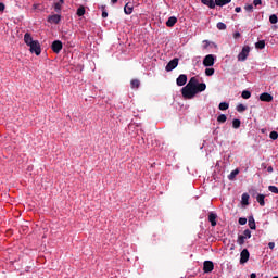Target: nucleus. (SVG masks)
<instances>
[{
	"instance_id": "nucleus-1",
	"label": "nucleus",
	"mask_w": 278,
	"mask_h": 278,
	"mask_svg": "<svg viewBox=\"0 0 278 278\" xmlns=\"http://www.w3.org/2000/svg\"><path fill=\"white\" fill-rule=\"evenodd\" d=\"M207 85L205 83H199L197 77H191L188 84L182 87L181 94L184 99H194L199 92H205Z\"/></svg>"
},
{
	"instance_id": "nucleus-2",
	"label": "nucleus",
	"mask_w": 278,
	"mask_h": 278,
	"mask_svg": "<svg viewBox=\"0 0 278 278\" xmlns=\"http://www.w3.org/2000/svg\"><path fill=\"white\" fill-rule=\"evenodd\" d=\"M249 53H251V47L244 46L241 52L238 54V61L245 62V60L249 58Z\"/></svg>"
},
{
	"instance_id": "nucleus-3",
	"label": "nucleus",
	"mask_w": 278,
	"mask_h": 278,
	"mask_svg": "<svg viewBox=\"0 0 278 278\" xmlns=\"http://www.w3.org/2000/svg\"><path fill=\"white\" fill-rule=\"evenodd\" d=\"M250 238H251V230L245 229L243 231V235L238 236L237 244H239V247H242L244 244V240H249Z\"/></svg>"
},
{
	"instance_id": "nucleus-4",
	"label": "nucleus",
	"mask_w": 278,
	"mask_h": 278,
	"mask_svg": "<svg viewBox=\"0 0 278 278\" xmlns=\"http://www.w3.org/2000/svg\"><path fill=\"white\" fill-rule=\"evenodd\" d=\"M215 62H216V56L214 54H208L203 60V66L208 68L210 66H214Z\"/></svg>"
},
{
	"instance_id": "nucleus-5",
	"label": "nucleus",
	"mask_w": 278,
	"mask_h": 278,
	"mask_svg": "<svg viewBox=\"0 0 278 278\" xmlns=\"http://www.w3.org/2000/svg\"><path fill=\"white\" fill-rule=\"evenodd\" d=\"M29 48L30 53H35V55H40V53H42L39 40H36L31 46H29Z\"/></svg>"
},
{
	"instance_id": "nucleus-6",
	"label": "nucleus",
	"mask_w": 278,
	"mask_h": 278,
	"mask_svg": "<svg viewBox=\"0 0 278 278\" xmlns=\"http://www.w3.org/2000/svg\"><path fill=\"white\" fill-rule=\"evenodd\" d=\"M176 66H179V59H177V58L170 60V61L167 63V65H166V67H165V71H166L167 73H170V71H175Z\"/></svg>"
},
{
	"instance_id": "nucleus-7",
	"label": "nucleus",
	"mask_w": 278,
	"mask_h": 278,
	"mask_svg": "<svg viewBox=\"0 0 278 278\" xmlns=\"http://www.w3.org/2000/svg\"><path fill=\"white\" fill-rule=\"evenodd\" d=\"M249 257H251L249 250L243 249L240 253V264H247V262H249Z\"/></svg>"
},
{
	"instance_id": "nucleus-8",
	"label": "nucleus",
	"mask_w": 278,
	"mask_h": 278,
	"mask_svg": "<svg viewBox=\"0 0 278 278\" xmlns=\"http://www.w3.org/2000/svg\"><path fill=\"white\" fill-rule=\"evenodd\" d=\"M62 48H63V43L60 40H55L51 45V49L54 53H60V51H62Z\"/></svg>"
},
{
	"instance_id": "nucleus-9",
	"label": "nucleus",
	"mask_w": 278,
	"mask_h": 278,
	"mask_svg": "<svg viewBox=\"0 0 278 278\" xmlns=\"http://www.w3.org/2000/svg\"><path fill=\"white\" fill-rule=\"evenodd\" d=\"M212 270H214V262L205 261L203 263V271L204 273H212Z\"/></svg>"
},
{
	"instance_id": "nucleus-10",
	"label": "nucleus",
	"mask_w": 278,
	"mask_h": 278,
	"mask_svg": "<svg viewBox=\"0 0 278 278\" xmlns=\"http://www.w3.org/2000/svg\"><path fill=\"white\" fill-rule=\"evenodd\" d=\"M188 83V76L186 74H180L176 79L177 86H186Z\"/></svg>"
},
{
	"instance_id": "nucleus-11",
	"label": "nucleus",
	"mask_w": 278,
	"mask_h": 278,
	"mask_svg": "<svg viewBox=\"0 0 278 278\" xmlns=\"http://www.w3.org/2000/svg\"><path fill=\"white\" fill-rule=\"evenodd\" d=\"M62 21V15L60 14H53L48 16V23H54L58 25Z\"/></svg>"
},
{
	"instance_id": "nucleus-12",
	"label": "nucleus",
	"mask_w": 278,
	"mask_h": 278,
	"mask_svg": "<svg viewBox=\"0 0 278 278\" xmlns=\"http://www.w3.org/2000/svg\"><path fill=\"white\" fill-rule=\"evenodd\" d=\"M24 42L25 45H27V47H30L36 42V40H34V38L31 37V34L26 33L24 35Z\"/></svg>"
},
{
	"instance_id": "nucleus-13",
	"label": "nucleus",
	"mask_w": 278,
	"mask_h": 278,
	"mask_svg": "<svg viewBox=\"0 0 278 278\" xmlns=\"http://www.w3.org/2000/svg\"><path fill=\"white\" fill-rule=\"evenodd\" d=\"M260 100L264 101L265 103H270V101H273V94L268 92H263L260 94Z\"/></svg>"
},
{
	"instance_id": "nucleus-14",
	"label": "nucleus",
	"mask_w": 278,
	"mask_h": 278,
	"mask_svg": "<svg viewBox=\"0 0 278 278\" xmlns=\"http://www.w3.org/2000/svg\"><path fill=\"white\" fill-rule=\"evenodd\" d=\"M218 218V215L214 212H211L208 214V223H211L212 227H216V219Z\"/></svg>"
},
{
	"instance_id": "nucleus-15",
	"label": "nucleus",
	"mask_w": 278,
	"mask_h": 278,
	"mask_svg": "<svg viewBox=\"0 0 278 278\" xmlns=\"http://www.w3.org/2000/svg\"><path fill=\"white\" fill-rule=\"evenodd\" d=\"M201 3H203V5H207V8H210L211 10H214V8H216V1L214 0H201Z\"/></svg>"
},
{
	"instance_id": "nucleus-16",
	"label": "nucleus",
	"mask_w": 278,
	"mask_h": 278,
	"mask_svg": "<svg viewBox=\"0 0 278 278\" xmlns=\"http://www.w3.org/2000/svg\"><path fill=\"white\" fill-rule=\"evenodd\" d=\"M265 199H266V195H264L262 193L256 195V201L261 205V207H264V205H266Z\"/></svg>"
},
{
	"instance_id": "nucleus-17",
	"label": "nucleus",
	"mask_w": 278,
	"mask_h": 278,
	"mask_svg": "<svg viewBox=\"0 0 278 278\" xmlns=\"http://www.w3.org/2000/svg\"><path fill=\"white\" fill-rule=\"evenodd\" d=\"M238 175H240V169H238V168L233 169V170L228 175L229 181H233V180L236 179V177H238Z\"/></svg>"
},
{
	"instance_id": "nucleus-18",
	"label": "nucleus",
	"mask_w": 278,
	"mask_h": 278,
	"mask_svg": "<svg viewBox=\"0 0 278 278\" xmlns=\"http://www.w3.org/2000/svg\"><path fill=\"white\" fill-rule=\"evenodd\" d=\"M176 24H177V17L175 16H170L166 22L167 27H175Z\"/></svg>"
},
{
	"instance_id": "nucleus-19",
	"label": "nucleus",
	"mask_w": 278,
	"mask_h": 278,
	"mask_svg": "<svg viewBox=\"0 0 278 278\" xmlns=\"http://www.w3.org/2000/svg\"><path fill=\"white\" fill-rule=\"evenodd\" d=\"M248 225L250 227V229H257V226L255 225V218H253V216H250L248 219Z\"/></svg>"
},
{
	"instance_id": "nucleus-20",
	"label": "nucleus",
	"mask_w": 278,
	"mask_h": 278,
	"mask_svg": "<svg viewBox=\"0 0 278 278\" xmlns=\"http://www.w3.org/2000/svg\"><path fill=\"white\" fill-rule=\"evenodd\" d=\"M124 12L125 14H131L134 12V5H131L130 3H126L124 7Z\"/></svg>"
},
{
	"instance_id": "nucleus-21",
	"label": "nucleus",
	"mask_w": 278,
	"mask_h": 278,
	"mask_svg": "<svg viewBox=\"0 0 278 278\" xmlns=\"http://www.w3.org/2000/svg\"><path fill=\"white\" fill-rule=\"evenodd\" d=\"M231 0H215V5H218L219 8H223V5L229 4Z\"/></svg>"
},
{
	"instance_id": "nucleus-22",
	"label": "nucleus",
	"mask_w": 278,
	"mask_h": 278,
	"mask_svg": "<svg viewBox=\"0 0 278 278\" xmlns=\"http://www.w3.org/2000/svg\"><path fill=\"white\" fill-rule=\"evenodd\" d=\"M249 193H243L242 195H241V203H242V205H249Z\"/></svg>"
},
{
	"instance_id": "nucleus-23",
	"label": "nucleus",
	"mask_w": 278,
	"mask_h": 278,
	"mask_svg": "<svg viewBox=\"0 0 278 278\" xmlns=\"http://www.w3.org/2000/svg\"><path fill=\"white\" fill-rule=\"evenodd\" d=\"M218 109L222 112H225V110H229V102H220L219 105H218Z\"/></svg>"
},
{
	"instance_id": "nucleus-24",
	"label": "nucleus",
	"mask_w": 278,
	"mask_h": 278,
	"mask_svg": "<svg viewBox=\"0 0 278 278\" xmlns=\"http://www.w3.org/2000/svg\"><path fill=\"white\" fill-rule=\"evenodd\" d=\"M240 125H242V122H240V119L235 118V119L232 121V127H233V129H240Z\"/></svg>"
},
{
	"instance_id": "nucleus-25",
	"label": "nucleus",
	"mask_w": 278,
	"mask_h": 278,
	"mask_svg": "<svg viewBox=\"0 0 278 278\" xmlns=\"http://www.w3.org/2000/svg\"><path fill=\"white\" fill-rule=\"evenodd\" d=\"M265 47H266V41L264 40H260L255 43L256 49H265Z\"/></svg>"
},
{
	"instance_id": "nucleus-26",
	"label": "nucleus",
	"mask_w": 278,
	"mask_h": 278,
	"mask_svg": "<svg viewBox=\"0 0 278 278\" xmlns=\"http://www.w3.org/2000/svg\"><path fill=\"white\" fill-rule=\"evenodd\" d=\"M130 88H140V80L139 79H132L130 81Z\"/></svg>"
},
{
	"instance_id": "nucleus-27",
	"label": "nucleus",
	"mask_w": 278,
	"mask_h": 278,
	"mask_svg": "<svg viewBox=\"0 0 278 278\" xmlns=\"http://www.w3.org/2000/svg\"><path fill=\"white\" fill-rule=\"evenodd\" d=\"M269 23H271V25H277V23H278V17H277L276 14H271V15L269 16Z\"/></svg>"
},
{
	"instance_id": "nucleus-28",
	"label": "nucleus",
	"mask_w": 278,
	"mask_h": 278,
	"mask_svg": "<svg viewBox=\"0 0 278 278\" xmlns=\"http://www.w3.org/2000/svg\"><path fill=\"white\" fill-rule=\"evenodd\" d=\"M77 16H84L86 14V8L79 7L76 12Z\"/></svg>"
},
{
	"instance_id": "nucleus-29",
	"label": "nucleus",
	"mask_w": 278,
	"mask_h": 278,
	"mask_svg": "<svg viewBox=\"0 0 278 278\" xmlns=\"http://www.w3.org/2000/svg\"><path fill=\"white\" fill-rule=\"evenodd\" d=\"M217 29H219V31H225V29H227V24L223 22L217 23Z\"/></svg>"
},
{
	"instance_id": "nucleus-30",
	"label": "nucleus",
	"mask_w": 278,
	"mask_h": 278,
	"mask_svg": "<svg viewBox=\"0 0 278 278\" xmlns=\"http://www.w3.org/2000/svg\"><path fill=\"white\" fill-rule=\"evenodd\" d=\"M217 123H227V115L225 114L218 115Z\"/></svg>"
},
{
	"instance_id": "nucleus-31",
	"label": "nucleus",
	"mask_w": 278,
	"mask_h": 278,
	"mask_svg": "<svg viewBox=\"0 0 278 278\" xmlns=\"http://www.w3.org/2000/svg\"><path fill=\"white\" fill-rule=\"evenodd\" d=\"M242 99H251V91L243 90L241 93Z\"/></svg>"
},
{
	"instance_id": "nucleus-32",
	"label": "nucleus",
	"mask_w": 278,
	"mask_h": 278,
	"mask_svg": "<svg viewBox=\"0 0 278 278\" xmlns=\"http://www.w3.org/2000/svg\"><path fill=\"white\" fill-rule=\"evenodd\" d=\"M54 11L60 14L62 12V4H59V2L54 3Z\"/></svg>"
},
{
	"instance_id": "nucleus-33",
	"label": "nucleus",
	"mask_w": 278,
	"mask_h": 278,
	"mask_svg": "<svg viewBox=\"0 0 278 278\" xmlns=\"http://www.w3.org/2000/svg\"><path fill=\"white\" fill-rule=\"evenodd\" d=\"M215 71L214 68H206L205 70V76L206 77H212V75H214Z\"/></svg>"
},
{
	"instance_id": "nucleus-34",
	"label": "nucleus",
	"mask_w": 278,
	"mask_h": 278,
	"mask_svg": "<svg viewBox=\"0 0 278 278\" xmlns=\"http://www.w3.org/2000/svg\"><path fill=\"white\" fill-rule=\"evenodd\" d=\"M269 192H273V194H278V188L277 186H269L268 187Z\"/></svg>"
},
{
	"instance_id": "nucleus-35",
	"label": "nucleus",
	"mask_w": 278,
	"mask_h": 278,
	"mask_svg": "<svg viewBox=\"0 0 278 278\" xmlns=\"http://www.w3.org/2000/svg\"><path fill=\"white\" fill-rule=\"evenodd\" d=\"M269 138L271 139V140H277V138H278V132L277 131H271L270 134H269Z\"/></svg>"
},
{
	"instance_id": "nucleus-36",
	"label": "nucleus",
	"mask_w": 278,
	"mask_h": 278,
	"mask_svg": "<svg viewBox=\"0 0 278 278\" xmlns=\"http://www.w3.org/2000/svg\"><path fill=\"white\" fill-rule=\"evenodd\" d=\"M247 108L244 106V104H239L237 105V112H245Z\"/></svg>"
},
{
	"instance_id": "nucleus-37",
	"label": "nucleus",
	"mask_w": 278,
	"mask_h": 278,
	"mask_svg": "<svg viewBox=\"0 0 278 278\" xmlns=\"http://www.w3.org/2000/svg\"><path fill=\"white\" fill-rule=\"evenodd\" d=\"M244 10H245L247 12H253V4H247V5L244 7Z\"/></svg>"
},
{
	"instance_id": "nucleus-38",
	"label": "nucleus",
	"mask_w": 278,
	"mask_h": 278,
	"mask_svg": "<svg viewBox=\"0 0 278 278\" xmlns=\"http://www.w3.org/2000/svg\"><path fill=\"white\" fill-rule=\"evenodd\" d=\"M102 9V18H108V11H105V7H101Z\"/></svg>"
},
{
	"instance_id": "nucleus-39",
	"label": "nucleus",
	"mask_w": 278,
	"mask_h": 278,
	"mask_svg": "<svg viewBox=\"0 0 278 278\" xmlns=\"http://www.w3.org/2000/svg\"><path fill=\"white\" fill-rule=\"evenodd\" d=\"M247 223V218L245 217H240L239 218V225H244Z\"/></svg>"
},
{
	"instance_id": "nucleus-40",
	"label": "nucleus",
	"mask_w": 278,
	"mask_h": 278,
	"mask_svg": "<svg viewBox=\"0 0 278 278\" xmlns=\"http://www.w3.org/2000/svg\"><path fill=\"white\" fill-rule=\"evenodd\" d=\"M253 5H255V7L262 5V0H254Z\"/></svg>"
},
{
	"instance_id": "nucleus-41",
	"label": "nucleus",
	"mask_w": 278,
	"mask_h": 278,
	"mask_svg": "<svg viewBox=\"0 0 278 278\" xmlns=\"http://www.w3.org/2000/svg\"><path fill=\"white\" fill-rule=\"evenodd\" d=\"M5 10V4L3 2H0V12H3Z\"/></svg>"
},
{
	"instance_id": "nucleus-42",
	"label": "nucleus",
	"mask_w": 278,
	"mask_h": 278,
	"mask_svg": "<svg viewBox=\"0 0 278 278\" xmlns=\"http://www.w3.org/2000/svg\"><path fill=\"white\" fill-rule=\"evenodd\" d=\"M240 36H241V35H240V33H239V31H237V33H235V34H233V38H235V39L240 38Z\"/></svg>"
},
{
	"instance_id": "nucleus-43",
	"label": "nucleus",
	"mask_w": 278,
	"mask_h": 278,
	"mask_svg": "<svg viewBox=\"0 0 278 278\" xmlns=\"http://www.w3.org/2000/svg\"><path fill=\"white\" fill-rule=\"evenodd\" d=\"M235 12H237V13L242 12V8H240V7H236Z\"/></svg>"
},
{
	"instance_id": "nucleus-44",
	"label": "nucleus",
	"mask_w": 278,
	"mask_h": 278,
	"mask_svg": "<svg viewBox=\"0 0 278 278\" xmlns=\"http://www.w3.org/2000/svg\"><path fill=\"white\" fill-rule=\"evenodd\" d=\"M268 247H269L270 249H275V242H269V243H268Z\"/></svg>"
},
{
	"instance_id": "nucleus-45",
	"label": "nucleus",
	"mask_w": 278,
	"mask_h": 278,
	"mask_svg": "<svg viewBox=\"0 0 278 278\" xmlns=\"http://www.w3.org/2000/svg\"><path fill=\"white\" fill-rule=\"evenodd\" d=\"M250 278H257V275H256L255 273H252V274L250 275Z\"/></svg>"
},
{
	"instance_id": "nucleus-46",
	"label": "nucleus",
	"mask_w": 278,
	"mask_h": 278,
	"mask_svg": "<svg viewBox=\"0 0 278 278\" xmlns=\"http://www.w3.org/2000/svg\"><path fill=\"white\" fill-rule=\"evenodd\" d=\"M204 42L206 43V46L204 48L207 49V47H210V41L208 40H204Z\"/></svg>"
},
{
	"instance_id": "nucleus-47",
	"label": "nucleus",
	"mask_w": 278,
	"mask_h": 278,
	"mask_svg": "<svg viewBox=\"0 0 278 278\" xmlns=\"http://www.w3.org/2000/svg\"><path fill=\"white\" fill-rule=\"evenodd\" d=\"M273 170H274V169H273V166L267 167V172H268V173H273Z\"/></svg>"
},
{
	"instance_id": "nucleus-48",
	"label": "nucleus",
	"mask_w": 278,
	"mask_h": 278,
	"mask_svg": "<svg viewBox=\"0 0 278 278\" xmlns=\"http://www.w3.org/2000/svg\"><path fill=\"white\" fill-rule=\"evenodd\" d=\"M56 3H59L60 5H64V0H59Z\"/></svg>"
},
{
	"instance_id": "nucleus-49",
	"label": "nucleus",
	"mask_w": 278,
	"mask_h": 278,
	"mask_svg": "<svg viewBox=\"0 0 278 278\" xmlns=\"http://www.w3.org/2000/svg\"><path fill=\"white\" fill-rule=\"evenodd\" d=\"M111 3H118V0H111Z\"/></svg>"
},
{
	"instance_id": "nucleus-50",
	"label": "nucleus",
	"mask_w": 278,
	"mask_h": 278,
	"mask_svg": "<svg viewBox=\"0 0 278 278\" xmlns=\"http://www.w3.org/2000/svg\"><path fill=\"white\" fill-rule=\"evenodd\" d=\"M203 147H205V143H203V146L200 149H203Z\"/></svg>"
},
{
	"instance_id": "nucleus-51",
	"label": "nucleus",
	"mask_w": 278,
	"mask_h": 278,
	"mask_svg": "<svg viewBox=\"0 0 278 278\" xmlns=\"http://www.w3.org/2000/svg\"><path fill=\"white\" fill-rule=\"evenodd\" d=\"M230 251H233V245L230 248Z\"/></svg>"
},
{
	"instance_id": "nucleus-52",
	"label": "nucleus",
	"mask_w": 278,
	"mask_h": 278,
	"mask_svg": "<svg viewBox=\"0 0 278 278\" xmlns=\"http://www.w3.org/2000/svg\"><path fill=\"white\" fill-rule=\"evenodd\" d=\"M273 278H278V276H274Z\"/></svg>"
}]
</instances>
